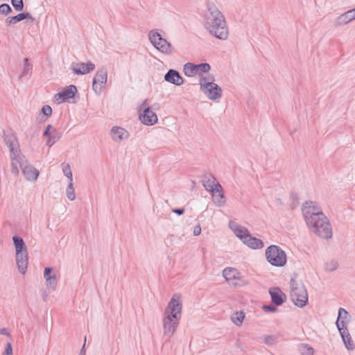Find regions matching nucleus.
<instances>
[{"label":"nucleus","instance_id":"obj_43","mask_svg":"<svg viewBox=\"0 0 355 355\" xmlns=\"http://www.w3.org/2000/svg\"><path fill=\"white\" fill-rule=\"evenodd\" d=\"M3 355H12V347L10 343L6 344Z\"/></svg>","mask_w":355,"mask_h":355},{"label":"nucleus","instance_id":"obj_16","mask_svg":"<svg viewBox=\"0 0 355 355\" xmlns=\"http://www.w3.org/2000/svg\"><path fill=\"white\" fill-rule=\"evenodd\" d=\"M272 303L276 306L282 305L286 300V295L279 288H272L269 290Z\"/></svg>","mask_w":355,"mask_h":355},{"label":"nucleus","instance_id":"obj_24","mask_svg":"<svg viewBox=\"0 0 355 355\" xmlns=\"http://www.w3.org/2000/svg\"><path fill=\"white\" fill-rule=\"evenodd\" d=\"M230 228L234 231V234L239 237L243 242L247 239L250 233L245 227L236 225L235 223H230Z\"/></svg>","mask_w":355,"mask_h":355},{"label":"nucleus","instance_id":"obj_12","mask_svg":"<svg viewBox=\"0 0 355 355\" xmlns=\"http://www.w3.org/2000/svg\"><path fill=\"white\" fill-rule=\"evenodd\" d=\"M76 92V87L75 85H71L65 87L62 92L58 93L55 97L56 98V101H58L59 103H60L64 102L68 99L73 98Z\"/></svg>","mask_w":355,"mask_h":355},{"label":"nucleus","instance_id":"obj_34","mask_svg":"<svg viewBox=\"0 0 355 355\" xmlns=\"http://www.w3.org/2000/svg\"><path fill=\"white\" fill-rule=\"evenodd\" d=\"M62 168L64 175L69 180V182H73L72 171L69 164L62 163Z\"/></svg>","mask_w":355,"mask_h":355},{"label":"nucleus","instance_id":"obj_35","mask_svg":"<svg viewBox=\"0 0 355 355\" xmlns=\"http://www.w3.org/2000/svg\"><path fill=\"white\" fill-rule=\"evenodd\" d=\"M46 285L48 288L52 289L53 291L55 289L57 286V278L55 274L51 277H46Z\"/></svg>","mask_w":355,"mask_h":355},{"label":"nucleus","instance_id":"obj_37","mask_svg":"<svg viewBox=\"0 0 355 355\" xmlns=\"http://www.w3.org/2000/svg\"><path fill=\"white\" fill-rule=\"evenodd\" d=\"M32 69H33L32 64L29 63L28 59V58H25L24 60V69H23V71L21 72V75L20 78H21L22 76L26 75L30 71H31Z\"/></svg>","mask_w":355,"mask_h":355},{"label":"nucleus","instance_id":"obj_26","mask_svg":"<svg viewBox=\"0 0 355 355\" xmlns=\"http://www.w3.org/2000/svg\"><path fill=\"white\" fill-rule=\"evenodd\" d=\"M217 183L219 182L212 175H207L205 176V180H203V187L207 191L212 193L215 191Z\"/></svg>","mask_w":355,"mask_h":355},{"label":"nucleus","instance_id":"obj_4","mask_svg":"<svg viewBox=\"0 0 355 355\" xmlns=\"http://www.w3.org/2000/svg\"><path fill=\"white\" fill-rule=\"evenodd\" d=\"M266 258L272 266L282 267L286 263V254L279 246L271 245L266 250Z\"/></svg>","mask_w":355,"mask_h":355},{"label":"nucleus","instance_id":"obj_36","mask_svg":"<svg viewBox=\"0 0 355 355\" xmlns=\"http://www.w3.org/2000/svg\"><path fill=\"white\" fill-rule=\"evenodd\" d=\"M66 194L69 200H73L76 198L74 189H73V182H69L68 184V187L66 190Z\"/></svg>","mask_w":355,"mask_h":355},{"label":"nucleus","instance_id":"obj_38","mask_svg":"<svg viewBox=\"0 0 355 355\" xmlns=\"http://www.w3.org/2000/svg\"><path fill=\"white\" fill-rule=\"evenodd\" d=\"M249 284V281L246 279L242 278L241 275H239V278L236 279L232 283V285L236 287L244 286Z\"/></svg>","mask_w":355,"mask_h":355},{"label":"nucleus","instance_id":"obj_52","mask_svg":"<svg viewBox=\"0 0 355 355\" xmlns=\"http://www.w3.org/2000/svg\"><path fill=\"white\" fill-rule=\"evenodd\" d=\"M85 342H86V336L85 337ZM85 343H84V345L83 346V348L81 349V354H84L85 351H84V348H85Z\"/></svg>","mask_w":355,"mask_h":355},{"label":"nucleus","instance_id":"obj_2","mask_svg":"<svg viewBox=\"0 0 355 355\" xmlns=\"http://www.w3.org/2000/svg\"><path fill=\"white\" fill-rule=\"evenodd\" d=\"M174 295L164 311L163 328L164 336L171 338L176 331L181 318L182 303Z\"/></svg>","mask_w":355,"mask_h":355},{"label":"nucleus","instance_id":"obj_54","mask_svg":"<svg viewBox=\"0 0 355 355\" xmlns=\"http://www.w3.org/2000/svg\"><path fill=\"white\" fill-rule=\"evenodd\" d=\"M26 24H33V22H31V19H26Z\"/></svg>","mask_w":355,"mask_h":355},{"label":"nucleus","instance_id":"obj_53","mask_svg":"<svg viewBox=\"0 0 355 355\" xmlns=\"http://www.w3.org/2000/svg\"><path fill=\"white\" fill-rule=\"evenodd\" d=\"M147 101H148V100H145V101L143 102V103L141 104V107H145V106H146V105L147 104Z\"/></svg>","mask_w":355,"mask_h":355},{"label":"nucleus","instance_id":"obj_30","mask_svg":"<svg viewBox=\"0 0 355 355\" xmlns=\"http://www.w3.org/2000/svg\"><path fill=\"white\" fill-rule=\"evenodd\" d=\"M297 349L301 355H313L314 349L309 344L300 343L297 345Z\"/></svg>","mask_w":355,"mask_h":355},{"label":"nucleus","instance_id":"obj_32","mask_svg":"<svg viewBox=\"0 0 355 355\" xmlns=\"http://www.w3.org/2000/svg\"><path fill=\"white\" fill-rule=\"evenodd\" d=\"M24 19H31V22H34L35 21V18L33 17L28 12H21L17 15L16 16L12 17V21H14V24Z\"/></svg>","mask_w":355,"mask_h":355},{"label":"nucleus","instance_id":"obj_49","mask_svg":"<svg viewBox=\"0 0 355 355\" xmlns=\"http://www.w3.org/2000/svg\"><path fill=\"white\" fill-rule=\"evenodd\" d=\"M54 143H55V141H51V137H49V139L46 141V146L51 147V146L53 145Z\"/></svg>","mask_w":355,"mask_h":355},{"label":"nucleus","instance_id":"obj_14","mask_svg":"<svg viewBox=\"0 0 355 355\" xmlns=\"http://www.w3.org/2000/svg\"><path fill=\"white\" fill-rule=\"evenodd\" d=\"M164 80L177 86H180L184 83L182 77L180 75L178 71L174 69H169L168 71L164 75Z\"/></svg>","mask_w":355,"mask_h":355},{"label":"nucleus","instance_id":"obj_29","mask_svg":"<svg viewBox=\"0 0 355 355\" xmlns=\"http://www.w3.org/2000/svg\"><path fill=\"white\" fill-rule=\"evenodd\" d=\"M13 243L15 247L16 252H18V254L20 253V252L23 251H27L25 243L22 238L14 236L12 237Z\"/></svg>","mask_w":355,"mask_h":355},{"label":"nucleus","instance_id":"obj_28","mask_svg":"<svg viewBox=\"0 0 355 355\" xmlns=\"http://www.w3.org/2000/svg\"><path fill=\"white\" fill-rule=\"evenodd\" d=\"M243 243L252 249H259L263 247V243L261 240L252 237L250 234Z\"/></svg>","mask_w":355,"mask_h":355},{"label":"nucleus","instance_id":"obj_25","mask_svg":"<svg viewBox=\"0 0 355 355\" xmlns=\"http://www.w3.org/2000/svg\"><path fill=\"white\" fill-rule=\"evenodd\" d=\"M240 275V272L234 268H226L223 271V277L232 285L235 279L239 278V275Z\"/></svg>","mask_w":355,"mask_h":355},{"label":"nucleus","instance_id":"obj_5","mask_svg":"<svg viewBox=\"0 0 355 355\" xmlns=\"http://www.w3.org/2000/svg\"><path fill=\"white\" fill-rule=\"evenodd\" d=\"M314 220L315 223L312 224L306 223L311 231L322 239H331L332 237V230L328 218L324 216V218H322L319 220L315 217Z\"/></svg>","mask_w":355,"mask_h":355},{"label":"nucleus","instance_id":"obj_11","mask_svg":"<svg viewBox=\"0 0 355 355\" xmlns=\"http://www.w3.org/2000/svg\"><path fill=\"white\" fill-rule=\"evenodd\" d=\"M139 119L144 124L147 125H154L158 120L157 114L150 107H144L143 113H141L139 115Z\"/></svg>","mask_w":355,"mask_h":355},{"label":"nucleus","instance_id":"obj_39","mask_svg":"<svg viewBox=\"0 0 355 355\" xmlns=\"http://www.w3.org/2000/svg\"><path fill=\"white\" fill-rule=\"evenodd\" d=\"M14 8L17 11H21L24 8L23 0H11Z\"/></svg>","mask_w":355,"mask_h":355},{"label":"nucleus","instance_id":"obj_44","mask_svg":"<svg viewBox=\"0 0 355 355\" xmlns=\"http://www.w3.org/2000/svg\"><path fill=\"white\" fill-rule=\"evenodd\" d=\"M52 270L53 269L49 267L45 268L44 272V277L45 278L46 280V277H52L53 275L51 274L52 272Z\"/></svg>","mask_w":355,"mask_h":355},{"label":"nucleus","instance_id":"obj_15","mask_svg":"<svg viewBox=\"0 0 355 355\" xmlns=\"http://www.w3.org/2000/svg\"><path fill=\"white\" fill-rule=\"evenodd\" d=\"M4 141L6 144L8 146L10 151V155H19L20 153V150L19 148V144L16 139V137L12 135H7L4 137Z\"/></svg>","mask_w":355,"mask_h":355},{"label":"nucleus","instance_id":"obj_9","mask_svg":"<svg viewBox=\"0 0 355 355\" xmlns=\"http://www.w3.org/2000/svg\"><path fill=\"white\" fill-rule=\"evenodd\" d=\"M210 69L211 67L208 63L195 64L188 62L184 64L183 71L185 76L192 77L200 73H207Z\"/></svg>","mask_w":355,"mask_h":355},{"label":"nucleus","instance_id":"obj_19","mask_svg":"<svg viewBox=\"0 0 355 355\" xmlns=\"http://www.w3.org/2000/svg\"><path fill=\"white\" fill-rule=\"evenodd\" d=\"M214 203L218 206L222 207L225 204V197L223 193L222 186L220 183H217L215 191L212 193Z\"/></svg>","mask_w":355,"mask_h":355},{"label":"nucleus","instance_id":"obj_23","mask_svg":"<svg viewBox=\"0 0 355 355\" xmlns=\"http://www.w3.org/2000/svg\"><path fill=\"white\" fill-rule=\"evenodd\" d=\"M349 313L343 308L338 310V316L336 322V327L339 330L340 327L347 328L346 325L349 322Z\"/></svg>","mask_w":355,"mask_h":355},{"label":"nucleus","instance_id":"obj_42","mask_svg":"<svg viewBox=\"0 0 355 355\" xmlns=\"http://www.w3.org/2000/svg\"><path fill=\"white\" fill-rule=\"evenodd\" d=\"M277 337L275 335H270V336H267L265 337L264 338V343L266 344V345H273L275 341L277 340Z\"/></svg>","mask_w":355,"mask_h":355},{"label":"nucleus","instance_id":"obj_45","mask_svg":"<svg viewBox=\"0 0 355 355\" xmlns=\"http://www.w3.org/2000/svg\"><path fill=\"white\" fill-rule=\"evenodd\" d=\"M263 308L264 310L268 311L270 312H275L277 310V308L272 305H264Z\"/></svg>","mask_w":355,"mask_h":355},{"label":"nucleus","instance_id":"obj_46","mask_svg":"<svg viewBox=\"0 0 355 355\" xmlns=\"http://www.w3.org/2000/svg\"><path fill=\"white\" fill-rule=\"evenodd\" d=\"M52 128V125H48L46 128H45V130L44 132V134L43 135L44 137H51L50 136V130Z\"/></svg>","mask_w":355,"mask_h":355},{"label":"nucleus","instance_id":"obj_8","mask_svg":"<svg viewBox=\"0 0 355 355\" xmlns=\"http://www.w3.org/2000/svg\"><path fill=\"white\" fill-rule=\"evenodd\" d=\"M148 37L154 47L162 53L170 55L173 53L171 44L166 40L162 38L159 33L150 31Z\"/></svg>","mask_w":355,"mask_h":355},{"label":"nucleus","instance_id":"obj_33","mask_svg":"<svg viewBox=\"0 0 355 355\" xmlns=\"http://www.w3.org/2000/svg\"><path fill=\"white\" fill-rule=\"evenodd\" d=\"M338 268V263L336 260H330L324 263V268L327 272H332Z\"/></svg>","mask_w":355,"mask_h":355},{"label":"nucleus","instance_id":"obj_6","mask_svg":"<svg viewBox=\"0 0 355 355\" xmlns=\"http://www.w3.org/2000/svg\"><path fill=\"white\" fill-rule=\"evenodd\" d=\"M213 79L203 78L200 80V89L212 101L217 100L221 97L222 89L216 83L212 82Z\"/></svg>","mask_w":355,"mask_h":355},{"label":"nucleus","instance_id":"obj_22","mask_svg":"<svg viewBox=\"0 0 355 355\" xmlns=\"http://www.w3.org/2000/svg\"><path fill=\"white\" fill-rule=\"evenodd\" d=\"M111 135L114 141H120L127 139L129 134L124 128L114 126L111 129Z\"/></svg>","mask_w":355,"mask_h":355},{"label":"nucleus","instance_id":"obj_40","mask_svg":"<svg viewBox=\"0 0 355 355\" xmlns=\"http://www.w3.org/2000/svg\"><path fill=\"white\" fill-rule=\"evenodd\" d=\"M12 12L10 6L7 3L0 5V13L7 15L9 12Z\"/></svg>","mask_w":355,"mask_h":355},{"label":"nucleus","instance_id":"obj_51","mask_svg":"<svg viewBox=\"0 0 355 355\" xmlns=\"http://www.w3.org/2000/svg\"><path fill=\"white\" fill-rule=\"evenodd\" d=\"M7 25H10L11 24H14V21H12V17L8 18L6 21Z\"/></svg>","mask_w":355,"mask_h":355},{"label":"nucleus","instance_id":"obj_27","mask_svg":"<svg viewBox=\"0 0 355 355\" xmlns=\"http://www.w3.org/2000/svg\"><path fill=\"white\" fill-rule=\"evenodd\" d=\"M10 157L12 159L11 162V173L15 176H17L19 175V171L18 168V165L20 166V162H25V159L22 157V156L19 153V155H10Z\"/></svg>","mask_w":355,"mask_h":355},{"label":"nucleus","instance_id":"obj_3","mask_svg":"<svg viewBox=\"0 0 355 355\" xmlns=\"http://www.w3.org/2000/svg\"><path fill=\"white\" fill-rule=\"evenodd\" d=\"M291 284V300L298 307L302 308L308 302V293L305 286L302 282H297L292 278Z\"/></svg>","mask_w":355,"mask_h":355},{"label":"nucleus","instance_id":"obj_7","mask_svg":"<svg viewBox=\"0 0 355 355\" xmlns=\"http://www.w3.org/2000/svg\"><path fill=\"white\" fill-rule=\"evenodd\" d=\"M302 211L306 223H315L314 218L318 220L324 218V214L321 209L318 207L315 202L312 201H306L302 205Z\"/></svg>","mask_w":355,"mask_h":355},{"label":"nucleus","instance_id":"obj_20","mask_svg":"<svg viewBox=\"0 0 355 355\" xmlns=\"http://www.w3.org/2000/svg\"><path fill=\"white\" fill-rule=\"evenodd\" d=\"M355 19V8L347 10L345 13L340 15L337 17L336 20V25L340 26L343 24H347L349 22Z\"/></svg>","mask_w":355,"mask_h":355},{"label":"nucleus","instance_id":"obj_17","mask_svg":"<svg viewBox=\"0 0 355 355\" xmlns=\"http://www.w3.org/2000/svg\"><path fill=\"white\" fill-rule=\"evenodd\" d=\"M16 262L19 272L24 274L28 266V252L27 251L16 252Z\"/></svg>","mask_w":355,"mask_h":355},{"label":"nucleus","instance_id":"obj_10","mask_svg":"<svg viewBox=\"0 0 355 355\" xmlns=\"http://www.w3.org/2000/svg\"><path fill=\"white\" fill-rule=\"evenodd\" d=\"M107 76V72L105 68L97 71L92 83V88L96 94H99L101 92L102 87L105 85Z\"/></svg>","mask_w":355,"mask_h":355},{"label":"nucleus","instance_id":"obj_50","mask_svg":"<svg viewBox=\"0 0 355 355\" xmlns=\"http://www.w3.org/2000/svg\"><path fill=\"white\" fill-rule=\"evenodd\" d=\"M0 334L2 335H8V330L6 328H2L0 329Z\"/></svg>","mask_w":355,"mask_h":355},{"label":"nucleus","instance_id":"obj_31","mask_svg":"<svg viewBox=\"0 0 355 355\" xmlns=\"http://www.w3.org/2000/svg\"><path fill=\"white\" fill-rule=\"evenodd\" d=\"M245 318V314L243 311H236L231 315V321L236 325H241Z\"/></svg>","mask_w":355,"mask_h":355},{"label":"nucleus","instance_id":"obj_1","mask_svg":"<svg viewBox=\"0 0 355 355\" xmlns=\"http://www.w3.org/2000/svg\"><path fill=\"white\" fill-rule=\"evenodd\" d=\"M204 26L208 32L220 40L228 37V28L223 14L214 3L207 5V10L204 16Z\"/></svg>","mask_w":355,"mask_h":355},{"label":"nucleus","instance_id":"obj_47","mask_svg":"<svg viewBox=\"0 0 355 355\" xmlns=\"http://www.w3.org/2000/svg\"><path fill=\"white\" fill-rule=\"evenodd\" d=\"M201 233V227L199 225H196L195 227H194V230H193V234L195 236H198L200 235Z\"/></svg>","mask_w":355,"mask_h":355},{"label":"nucleus","instance_id":"obj_13","mask_svg":"<svg viewBox=\"0 0 355 355\" xmlns=\"http://www.w3.org/2000/svg\"><path fill=\"white\" fill-rule=\"evenodd\" d=\"M20 168L28 180H35L37 178L39 171L33 166L28 164L27 160L20 162Z\"/></svg>","mask_w":355,"mask_h":355},{"label":"nucleus","instance_id":"obj_41","mask_svg":"<svg viewBox=\"0 0 355 355\" xmlns=\"http://www.w3.org/2000/svg\"><path fill=\"white\" fill-rule=\"evenodd\" d=\"M41 112L46 117H49L52 114V108L51 107V106L45 105L42 107Z\"/></svg>","mask_w":355,"mask_h":355},{"label":"nucleus","instance_id":"obj_48","mask_svg":"<svg viewBox=\"0 0 355 355\" xmlns=\"http://www.w3.org/2000/svg\"><path fill=\"white\" fill-rule=\"evenodd\" d=\"M172 211L179 216L182 215L184 212V208H180V209H172Z\"/></svg>","mask_w":355,"mask_h":355},{"label":"nucleus","instance_id":"obj_18","mask_svg":"<svg viewBox=\"0 0 355 355\" xmlns=\"http://www.w3.org/2000/svg\"><path fill=\"white\" fill-rule=\"evenodd\" d=\"M95 69V64L91 62L87 63H77L73 68V71L76 74L84 75L88 73Z\"/></svg>","mask_w":355,"mask_h":355},{"label":"nucleus","instance_id":"obj_21","mask_svg":"<svg viewBox=\"0 0 355 355\" xmlns=\"http://www.w3.org/2000/svg\"><path fill=\"white\" fill-rule=\"evenodd\" d=\"M342 338V340L345 344V347L348 350H354L355 349V345L352 340L351 336L347 328L340 327L338 330Z\"/></svg>","mask_w":355,"mask_h":355}]
</instances>
